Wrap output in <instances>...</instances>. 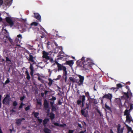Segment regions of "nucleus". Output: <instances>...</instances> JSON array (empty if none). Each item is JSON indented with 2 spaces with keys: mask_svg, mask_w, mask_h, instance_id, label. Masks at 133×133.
Instances as JSON below:
<instances>
[{
  "mask_svg": "<svg viewBox=\"0 0 133 133\" xmlns=\"http://www.w3.org/2000/svg\"><path fill=\"white\" fill-rule=\"evenodd\" d=\"M81 62L83 64V68L85 70L91 69L92 66L94 64L93 61L90 58H85L83 57Z\"/></svg>",
  "mask_w": 133,
  "mask_h": 133,
  "instance_id": "nucleus-1",
  "label": "nucleus"
},
{
  "mask_svg": "<svg viewBox=\"0 0 133 133\" xmlns=\"http://www.w3.org/2000/svg\"><path fill=\"white\" fill-rule=\"evenodd\" d=\"M12 1V0H0V5H3V8L6 10L11 5Z\"/></svg>",
  "mask_w": 133,
  "mask_h": 133,
  "instance_id": "nucleus-2",
  "label": "nucleus"
},
{
  "mask_svg": "<svg viewBox=\"0 0 133 133\" xmlns=\"http://www.w3.org/2000/svg\"><path fill=\"white\" fill-rule=\"evenodd\" d=\"M56 64L57 65L58 70H63L64 72V75H67V72L66 70V68L57 62L56 63Z\"/></svg>",
  "mask_w": 133,
  "mask_h": 133,
  "instance_id": "nucleus-3",
  "label": "nucleus"
},
{
  "mask_svg": "<svg viewBox=\"0 0 133 133\" xmlns=\"http://www.w3.org/2000/svg\"><path fill=\"white\" fill-rule=\"evenodd\" d=\"M10 100L11 98L10 96L9 95H7L3 100V104H9Z\"/></svg>",
  "mask_w": 133,
  "mask_h": 133,
  "instance_id": "nucleus-4",
  "label": "nucleus"
},
{
  "mask_svg": "<svg viewBox=\"0 0 133 133\" xmlns=\"http://www.w3.org/2000/svg\"><path fill=\"white\" fill-rule=\"evenodd\" d=\"M30 28L31 27L30 25L26 24L24 26L22 27V28H21V29H22V30H20L21 31L22 30V31L21 32H23L27 30H29Z\"/></svg>",
  "mask_w": 133,
  "mask_h": 133,
  "instance_id": "nucleus-5",
  "label": "nucleus"
},
{
  "mask_svg": "<svg viewBox=\"0 0 133 133\" xmlns=\"http://www.w3.org/2000/svg\"><path fill=\"white\" fill-rule=\"evenodd\" d=\"M79 77V81H77V83L79 85H82L83 83L84 80V77L83 76H82L80 75H77Z\"/></svg>",
  "mask_w": 133,
  "mask_h": 133,
  "instance_id": "nucleus-6",
  "label": "nucleus"
},
{
  "mask_svg": "<svg viewBox=\"0 0 133 133\" xmlns=\"http://www.w3.org/2000/svg\"><path fill=\"white\" fill-rule=\"evenodd\" d=\"M43 58H45L47 59H49L50 57L48 56L49 54L48 52H47L45 51H43Z\"/></svg>",
  "mask_w": 133,
  "mask_h": 133,
  "instance_id": "nucleus-7",
  "label": "nucleus"
},
{
  "mask_svg": "<svg viewBox=\"0 0 133 133\" xmlns=\"http://www.w3.org/2000/svg\"><path fill=\"white\" fill-rule=\"evenodd\" d=\"M6 22L9 24L10 27H12L14 25V23L11 19L9 17H7L6 18Z\"/></svg>",
  "mask_w": 133,
  "mask_h": 133,
  "instance_id": "nucleus-8",
  "label": "nucleus"
},
{
  "mask_svg": "<svg viewBox=\"0 0 133 133\" xmlns=\"http://www.w3.org/2000/svg\"><path fill=\"white\" fill-rule=\"evenodd\" d=\"M123 127L121 128V126L120 124L117 125V133H122L123 132Z\"/></svg>",
  "mask_w": 133,
  "mask_h": 133,
  "instance_id": "nucleus-9",
  "label": "nucleus"
},
{
  "mask_svg": "<svg viewBox=\"0 0 133 133\" xmlns=\"http://www.w3.org/2000/svg\"><path fill=\"white\" fill-rule=\"evenodd\" d=\"M29 61L33 63H35V58L33 57L31 55H29V57L28 59Z\"/></svg>",
  "mask_w": 133,
  "mask_h": 133,
  "instance_id": "nucleus-10",
  "label": "nucleus"
},
{
  "mask_svg": "<svg viewBox=\"0 0 133 133\" xmlns=\"http://www.w3.org/2000/svg\"><path fill=\"white\" fill-rule=\"evenodd\" d=\"M34 17L38 20L40 22L41 21V17L40 15L38 13H34Z\"/></svg>",
  "mask_w": 133,
  "mask_h": 133,
  "instance_id": "nucleus-11",
  "label": "nucleus"
},
{
  "mask_svg": "<svg viewBox=\"0 0 133 133\" xmlns=\"http://www.w3.org/2000/svg\"><path fill=\"white\" fill-rule=\"evenodd\" d=\"M132 119L130 115L126 116V122L129 123H130L132 121Z\"/></svg>",
  "mask_w": 133,
  "mask_h": 133,
  "instance_id": "nucleus-12",
  "label": "nucleus"
},
{
  "mask_svg": "<svg viewBox=\"0 0 133 133\" xmlns=\"http://www.w3.org/2000/svg\"><path fill=\"white\" fill-rule=\"evenodd\" d=\"M33 114H34L35 117H37L38 121L39 123H40L42 122V120L41 119H39V117H37V116L38 115L39 113H38L34 112L33 113Z\"/></svg>",
  "mask_w": 133,
  "mask_h": 133,
  "instance_id": "nucleus-13",
  "label": "nucleus"
},
{
  "mask_svg": "<svg viewBox=\"0 0 133 133\" xmlns=\"http://www.w3.org/2000/svg\"><path fill=\"white\" fill-rule=\"evenodd\" d=\"M103 97L105 98L110 99V102H111V98L112 97V95L111 94H108L107 95L104 96Z\"/></svg>",
  "mask_w": 133,
  "mask_h": 133,
  "instance_id": "nucleus-14",
  "label": "nucleus"
},
{
  "mask_svg": "<svg viewBox=\"0 0 133 133\" xmlns=\"http://www.w3.org/2000/svg\"><path fill=\"white\" fill-rule=\"evenodd\" d=\"M34 68L33 65L31 64L30 67V74L32 76H33L34 74Z\"/></svg>",
  "mask_w": 133,
  "mask_h": 133,
  "instance_id": "nucleus-15",
  "label": "nucleus"
},
{
  "mask_svg": "<svg viewBox=\"0 0 133 133\" xmlns=\"http://www.w3.org/2000/svg\"><path fill=\"white\" fill-rule=\"evenodd\" d=\"M17 37L19 38V39H18L17 38H16L15 39V41H17V43L18 42L19 43L20 41V40L22 39V36L21 34H19L17 35Z\"/></svg>",
  "mask_w": 133,
  "mask_h": 133,
  "instance_id": "nucleus-16",
  "label": "nucleus"
},
{
  "mask_svg": "<svg viewBox=\"0 0 133 133\" xmlns=\"http://www.w3.org/2000/svg\"><path fill=\"white\" fill-rule=\"evenodd\" d=\"M74 63V62L72 60H70L66 61V64L69 65L71 67H72Z\"/></svg>",
  "mask_w": 133,
  "mask_h": 133,
  "instance_id": "nucleus-17",
  "label": "nucleus"
},
{
  "mask_svg": "<svg viewBox=\"0 0 133 133\" xmlns=\"http://www.w3.org/2000/svg\"><path fill=\"white\" fill-rule=\"evenodd\" d=\"M52 123L54 124L56 126H58L59 127H64L65 126H66V125L65 124H59V123L56 122L55 121H53L52 122Z\"/></svg>",
  "mask_w": 133,
  "mask_h": 133,
  "instance_id": "nucleus-18",
  "label": "nucleus"
},
{
  "mask_svg": "<svg viewBox=\"0 0 133 133\" xmlns=\"http://www.w3.org/2000/svg\"><path fill=\"white\" fill-rule=\"evenodd\" d=\"M81 98L82 99V106H84V103L85 100V96L83 95L80 96Z\"/></svg>",
  "mask_w": 133,
  "mask_h": 133,
  "instance_id": "nucleus-19",
  "label": "nucleus"
},
{
  "mask_svg": "<svg viewBox=\"0 0 133 133\" xmlns=\"http://www.w3.org/2000/svg\"><path fill=\"white\" fill-rule=\"evenodd\" d=\"M44 105L45 109L48 108V103L46 100L45 99L44 101Z\"/></svg>",
  "mask_w": 133,
  "mask_h": 133,
  "instance_id": "nucleus-20",
  "label": "nucleus"
},
{
  "mask_svg": "<svg viewBox=\"0 0 133 133\" xmlns=\"http://www.w3.org/2000/svg\"><path fill=\"white\" fill-rule=\"evenodd\" d=\"M69 79L70 81L73 82H77L78 79H76V78H74L73 77H70Z\"/></svg>",
  "mask_w": 133,
  "mask_h": 133,
  "instance_id": "nucleus-21",
  "label": "nucleus"
},
{
  "mask_svg": "<svg viewBox=\"0 0 133 133\" xmlns=\"http://www.w3.org/2000/svg\"><path fill=\"white\" fill-rule=\"evenodd\" d=\"M124 94L127 96V97H129V96H132V93L129 90L128 92H127V93H125Z\"/></svg>",
  "mask_w": 133,
  "mask_h": 133,
  "instance_id": "nucleus-22",
  "label": "nucleus"
},
{
  "mask_svg": "<svg viewBox=\"0 0 133 133\" xmlns=\"http://www.w3.org/2000/svg\"><path fill=\"white\" fill-rule=\"evenodd\" d=\"M24 119V118H23L22 119H20L16 121V123L17 125H19L21 124L22 120Z\"/></svg>",
  "mask_w": 133,
  "mask_h": 133,
  "instance_id": "nucleus-23",
  "label": "nucleus"
},
{
  "mask_svg": "<svg viewBox=\"0 0 133 133\" xmlns=\"http://www.w3.org/2000/svg\"><path fill=\"white\" fill-rule=\"evenodd\" d=\"M124 115H126V116H129L130 115L129 114V111L127 110H126L124 112Z\"/></svg>",
  "mask_w": 133,
  "mask_h": 133,
  "instance_id": "nucleus-24",
  "label": "nucleus"
},
{
  "mask_svg": "<svg viewBox=\"0 0 133 133\" xmlns=\"http://www.w3.org/2000/svg\"><path fill=\"white\" fill-rule=\"evenodd\" d=\"M44 131L45 133H51V130L47 128L44 129Z\"/></svg>",
  "mask_w": 133,
  "mask_h": 133,
  "instance_id": "nucleus-25",
  "label": "nucleus"
},
{
  "mask_svg": "<svg viewBox=\"0 0 133 133\" xmlns=\"http://www.w3.org/2000/svg\"><path fill=\"white\" fill-rule=\"evenodd\" d=\"M25 74L27 76L26 78L28 80H29L30 78V77L28 71H26L25 72Z\"/></svg>",
  "mask_w": 133,
  "mask_h": 133,
  "instance_id": "nucleus-26",
  "label": "nucleus"
},
{
  "mask_svg": "<svg viewBox=\"0 0 133 133\" xmlns=\"http://www.w3.org/2000/svg\"><path fill=\"white\" fill-rule=\"evenodd\" d=\"M81 113L82 114L84 115L85 117H86L87 116V114H85V112L84 110H81Z\"/></svg>",
  "mask_w": 133,
  "mask_h": 133,
  "instance_id": "nucleus-27",
  "label": "nucleus"
},
{
  "mask_svg": "<svg viewBox=\"0 0 133 133\" xmlns=\"http://www.w3.org/2000/svg\"><path fill=\"white\" fill-rule=\"evenodd\" d=\"M49 121V119H45L43 121V123L45 125Z\"/></svg>",
  "mask_w": 133,
  "mask_h": 133,
  "instance_id": "nucleus-28",
  "label": "nucleus"
},
{
  "mask_svg": "<svg viewBox=\"0 0 133 133\" xmlns=\"http://www.w3.org/2000/svg\"><path fill=\"white\" fill-rule=\"evenodd\" d=\"M37 106L39 105L40 107H41L42 105V103L41 101L40 100L37 99Z\"/></svg>",
  "mask_w": 133,
  "mask_h": 133,
  "instance_id": "nucleus-29",
  "label": "nucleus"
},
{
  "mask_svg": "<svg viewBox=\"0 0 133 133\" xmlns=\"http://www.w3.org/2000/svg\"><path fill=\"white\" fill-rule=\"evenodd\" d=\"M48 80L49 81V82L48 83V84L49 86L51 85L53 81L51 78H49Z\"/></svg>",
  "mask_w": 133,
  "mask_h": 133,
  "instance_id": "nucleus-30",
  "label": "nucleus"
},
{
  "mask_svg": "<svg viewBox=\"0 0 133 133\" xmlns=\"http://www.w3.org/2000/svg\"><path fill=\"white\" fill-rule=\"evenodd\" d=\"M50 117L51 119H53L55 117L54 114L52 113H51L50 115Z\"/></svg>",
  "mask_w": 133,
  "mask_h": 133,
  "instance_id": "nucleus-31",
  "label": "nucleus"
},
{
  "mask_svg": "<svg viewBox=\"0 0 133 133\" xmlns=\"http://www.w3.org/2000/svg\"><path fill=\"white\" fill-rule=\"evenodd\" d=\"M85 94L86 96L88 98V99L90 98V97L89 95V93L88 92H85Z\"/></svg>",
  "mask_w": 133,
  "mask_h": 133,
  "instance_id": "nucleus-32",
  "label": "nucleus"
},
{
  "mask_svg": "<svg viewBox=\"0 0 133 133\" xmlns=\"http://www.w3.org/2000/svg\"><path fill=\"white\" fill-rule=\"evenodd\" d=\"M81 103H82V101L80 99L78 100L77 101V104L78 105H81Z\"/></svg>",
  "mask_w": 133,
  "mask_h": 133,
  "instance_id": "nucleus-33",
  "label": "nucleus"
},
{
  "mask_svg": "<svg viewBox=\"0 0 133 133\" xmlns=\"http://www.w3.org/2000/svg\"><path fill=\"white\" fill-rule=\"evenodd\" d=\"M38 23L36 22H34L31 23V25H34V26H37L38 25Z\"/></svg>",
  "mask_w": 133,
  "mask_h": 133,
  "instance_id": "nucleus-34",
  "label": "nucleus"
},
{
  "mask_svg": "<svg viewBox=\"0 0 133 133\" xmlns=\"http://www.w3.org/2000/svg\"><path fill=\"white\" fill-rule=\"evenodd\" d=\"M6 37L8 38V40L11 43H12V39L9 36H6Z\"/></svg>",
  "mask_w": 133,
  "mask_h": 133,
  "instance_id": "nucleus-35",
  "label": "nucleus"
},
{
  "mask_svg": "<svg viewBox=\"0 0 133 133\" xmlns=\"http://www.w3.org/2000/svg\"><path fill=\"white\" fill-rule=\"evenodd\" d=\"M125 125H126V126L128 128V131H131V128L129 127L128 126V125H127L126 124H125Z\"/></svg>",
  "mask_w": 133,
  "mask_h": 133,
  "instance_id": "nucleus-36",
  "label": "nucleus"
},
{
  "mask_svg": "<svg viewBox=\"0 0 133 133\" xmlns=\"http://www.w3.org/2000/svg\"><path fill=\"white\" fill-rule=\"evenodd\" d=\"M52 108V110L53 111H55L56 110V107L54 106H51Z\"/></svg>",
  "mask_w": 133,
  "mask_h": 133,
  "instance_id": "nucleus-37",
  "label": "nucleus"
},
{
  "mask_svg": "<svg viewBox=\"0 0 133 133\" xmlns=\"http://www.w3.org/2000/svg\"><path fill=\"white\" fill-rule=\"evenodd\" d=\"M17 105V103L16 101H15L13 102V105L14 106H16Z\"/></svg>",
  "mask_w": 133,
  "mask_h": 133,
  "instance_id": "nucleus-38",
  "label": "nucleus"
},
{
  "mask_svg": "<svg viewBox=\"0 0 133 133\" xmlns=\"http://www.w3.org/2000/svg\"><path fill=\"white\" fill-rule=\"evenodd\" d=\"M105 107L108 110H110V108L106 104H105Z\"/></svg>",
  "mask_w": 133,
  "mask_h": 133,
  "instance_id": "nucleus-39",
  "label": "nucleus"
},
{
  "mask_svg": "<svg viewBox=\"0 0 133 133\" xmlns=\"http://www.w3.org/2000/svg\"><path fill=\"white\" fill-rule=\"evenodd\" d=\"M117 86L118 88H121L122 87V85L120 84H117Z\"/></svg>",
  "mask_w": 133,
  "mask_h": 133,
  "instance_id": "nucleus-40",
  "label": "nucleus"
},
{
  "mask_svg": "<svg viewBox=\"0 0 133 133\" xmlns=\"http://www.w3.org/2000/svg\"><path fill=\"white\" fill-rule=\"evenodd\" d=\"M56 98L55 97H54L52 96V98H51L50 99L51 100L55 101V100H56Z\"/></svg>",
  "mask_w": 133,
  "mask_h": 133,
  "instance_id": "nucleus-41",
  "label": "nucleus"
},
{
  "mask_svg": "<svg viewBox=\"0 0 133 133\" xmlns=\"http://www.w3.org/2000/svg\"><path fill=\"white\" fill-rule=\"evenodd\" d=\"M10 82V81L9 79L8 78H7L5 82V84H6Z\"/></svg>",
  "mask_w": 133,
  "mask_h": 133,
  "instance_id": "nucleus-42",
  "label": "nucleus"
},
{
  "mask_svg": "<svg viewBox=\"0 0 133 133\" xmlns=\"http://www.w3.org/2000/svg\"><path fill=\"white\" fill-rule=\"evenodd\" d=\"M37 76H38V79L39 80V81H41V79L40 78V74H37Z\"/></svg>",
  "mask_w": 133,
  "mask_h": 133,
  "instance_id": "nucleus-43",
  "label": "nucleus"
},
{
  "mask_svg": "<svg viewBox=\"0 0 133 133\" xmlns=\"http://www.w3.org/2000/svg\"><path fill=\"white\" fill-rule=\"evenodd\" d=\"M24 104L23 103V102H22L20 105L19 107V108H22L23 107V105H24Z\"/></svg>",
  "mask_w": 133,
  "mask_h": 133,
  "instance_id": "nucleus-44",
  "label": "nucleus"
},
{
  "mask_svg": "<svg viewBox=\"0 0 133 133\" xmlns=\"http://www.w3.org/2000/svg\"><path fill=\"white\" fill-rule=\"evenodd\" d=\"M30 108V106H28L25 108V110L26 111H27L29 110Z\"/></svg>",
  "mask_w": 133,
  "mask_h": 133,
  "instance_id": "nucleus-45",
  "label": "nucleus"
},
{
  "mask_svg": "<svg viewBox=\"0 0 133 133\" xmlns=\"http://www.w3.org/2000/svg\"><path fill=\"white\" fill-rule=\"evenodd\" d=\"M133 109V104H131L130 105V110H131Z\"/></svg>",
  "mask_w": 133,
  "mask_h": 133,
  "instance_id": "nucleus-46",
  "label": "nucleus"
},
{
  "mask_svg": "<svg viewBox=\"0 0 133 133\" xmlns=\"http://www.w3.org/2000/svg\"><path fill=\"white\" fill-rule=\"evenodd\" d=\"M50 104L51 105V106H54V102H50Z\"/></svg>",
  "mask_w": 133,
  "mask_h": 133,
  "instance_id": "nucleus-47",
  "label": "nucleus"
},
{
  "mask_svg": "<svg viewBox=\"0 0 133 133\" xmlns=\"http://www.w3.org/2000/svg\"><path fill=\"white\" fill-rule=\"evenodd\" d=\"M25 97L24 96L23 97H21L20 98V100L21 101H22L24 99Z\"/></svg>",
  "mask_w": 133,
  "mask_h": 133,
  "instance_id": "nucleus-48",
  "label": "nucleus"
},
{
  "mask_svg": "<svg viewBox=\"0 0 133 133\" xmlns=\"http://www.w3.org/2000/svg\"><path fill=\"white\" fill-rule=\"evenodd\" d=\"M73 130H70L69 131V133H73Z\"/></svg>",
  "mask_w": 133,
  "mask_h": 133,
  "instance_id": "nucleus-49",
  "label": "nucleus"
},
{
  "mask_svg": "<svg viewBox=\"0 0 133 133\" xmlns=\"http://www.w3.org/2000/svg\"><path fill=\"white\" fill-rule=\"evenodd\" d=\"M6 60L7 61H10L8 57H6Z\"/></svg>",
  "mask_w": 133,
  "mask_h": 133,
  "instance_id": "nucleus-50",
  "label": "nucleus"
},
{
  "mask_svg": "<svg viewBox=\"0 0 133 133\" xmlns=\"http://www.w3.org/2000/svg\"><path fill=\"white\" fill-rule=\"evenodd\" d=\"M15 111L14 109H12L11 110V112H15Z\"/></svg>",
  "mask_w": 133,
  "mask_h": 133,
  "instance_id": "nucleus-51",
  "label": "nucleus"
},
{
  "mask_svg": "<svg viewBox=\"0 0 133 133\" xmlns=\"http://www.w3.org/2000/svg\"><path fill=\"white\" fill-rule=\"evenodd\" d=\"M40 75V77H44V76L42 74H41Z\"/></svg>",
  "mask_w": 133,
  "mask_h": 133,
  "instance_id": "nucleus-52",
  "label": "nucleus"
},
{
  "mask_svg": "<svg viewBox=\"0 0 133 133\" xmlns=\"http://www.w3.org/2000/svg\"><path fill=\"white\" fill-rule=\"evenodd\" d=\"M40 27V29H41L42 30H44V29L41 26L39 25Z\"/></svg>",
  "mask_w": 133,
  "mask_h": 133,
  "instance_id": "nucleus-53",
  "label": "nucleus"
},
{
  "mask_svg": "<svg viewBox=\"0 0 133 133\" xmlns=\"http://www.w3.org/2000/svg\"><path fill=\"white\" fill-rule=\"evenodd\" d=\"M58 47L59 48V49H60L61 50H62V46H59Z\"/></svg>",
  "mask_w": 133,
  "mask_h": 133,
  "instance_id": "nucleus-54",
  "label": "nucleus"
},
{
  "mask_svg": "<svg viewBox=\"0 0 133 133\" xmlns=\"http://www.w3.org/2000/svg\"><path fill=\"white\" fill-rule=\"evenodd\" d=\"M65 81L66 82V81L67 78V75H65Z\"/></svg>",
  "mask_w": 133,
  "mask_h": 133,
  "instance_id": "nucleus-55",
  "label": "nucleus"
},
{
  "mask_svg": "<svg viewBox=\"0 0 133 133\" xmlns=\"http://www.w3.org/2000/svg\"><path fill=\"white\" fill-rule=\"evenodd\" d=\"M116 89V88H112L110 89L112 90L113 89V90H114L115 89Z\"/></svg>",
  "mask_w": 133,
  "mask_h": 133,
  "instance_id": "nucleus-56",
  "label": "nucleus"
},
{
  "mask_svg": "<svg viewBox=\"0 0 133 133\" xmlns=\"http://www.w3.org/2000/svg\"><path fill=\"white\" fill-rule=\"evenodd\" d=\"M48 92V91H45V92H44V94H45V95H46L47 93Z\"/></svg>",
  "mask_w": 133,
  "mask_h": 133,
  "instance_id": "nucleus-57",
  "label": "nucleus"
},
{
  "mask_svg": "<svg viewBox=\"0 0 133 133\" xmlns=\"http://www.w3.org/2000/svg\"><path fill=\"white\" fill-rule=\"evenodd\" d=\"M2 18L0 17V22L2 21Z\"/></svg>",
  "mask_w": 133,
  "mask_h": 133,
  "instance_id": "nucleus-58",
  "label": "nucleus"
},
{
  "mask_svg": "<svg viewBox=\"0 0 133 133\" xmlns=\"http://www.w3.org/2000/svg\"><path fill=\"white\" fill-rule=\"evenodd\" d=\"M48 70H49V72H50V75L51 74V71H50V69H49Z\"/></svg>",
  "mask_w": 133,
  "mask_h": 133,
  "instance_id": "nucleus-59",
  "label": "nucleus"
},
{
  "mask_svg": "<svg viewBox=\"0 0 133 133\" xmlns=\"http://www.w3.org/2000/svg\"><path fill=\"white\" fill-rule=\"evenodd\" d=\"M53 61V59H52V58H51V59H50V61L51 62H52V61Z\"/></svg>",
  "mask_w": 133,
  "mask_h": 133,
  "instance_id": "nucleus-60",
  "label": "nucleus"
},
{
  "mask_svg": "<svg viewBox=\"0 0 133 133\" xmlns=\"http://www.w3.org/2000/svg\"><path fill=\"white\" fill-rule=\"evenodd\" d=\"M50 44V42H48L47 43V44L48 45H49Z\"/></svg>",
  "mask_w": 133,
  "mask_h": 133,
  "instance_id": "nucleus-61",
  "label": "nucleus"
},
{
  "mask_svg": "<svg viewBox=\"0 0 133 133\" xmlns=\"http://www.w3.org/2000/svg\"><path fill=\"white\" fill-rule=\"evenodd\" d=\"M94 133H99V132L98 131H95Z\"/></svg>",
  "mask_w": 133,
  "mask_h": 133,
  "instance_id": "nucleus-62",
  "label": "nucleus"
},
{
  "mask_svg": "<svg viewBox=\"0 0 133 133\" xmlns=\"http://www.w3.org/2000/svg\"><path fill=\"white\" fill-rule=\"evenodd\" d=\"M111 133H113V132L112 130H110Z\"/></svg>",
  "mask_w": 133,
  "mask_h": 133,
  "instance_id": "nucleus-63",
  "label": "nucleus"
},
{
  "mask_svg": "<svg viewBox=\"0 0 133 133\" xmlns=\"http://www.w3.org/2000/svg\"><path fill=\"white\" fill-rule=\"evenodd\" d=\"M84 131H81L80 132H79V133H84Z\"/></svg>",
  "mask_w": 133,
  "mask_h": 133,
  "instance_id": "nucleus-64",
  "label": "nucleus"
}]
</instances>
